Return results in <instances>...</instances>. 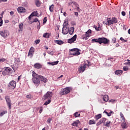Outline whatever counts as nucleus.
I'll list each match as a JSON object with an SVG mask.
<instances>
[{"mask_svg": "<svg viewBox=\"0 0 130 130\" xmlns=\"http://www.w3.org/2000/svg\"><path fill=\"white\" fill-rule=\"evenodd\" d=\"M91 42H95L96 43H99V44H109V43H110V41L109 40V39L105 37L99 38L98 39H92Z\"/></svg>", "mask_w": 130, "mask_h": 130, "instance_id": "obj_1", "label": "nucleus"}, {"mask_svg": "<svg viewBox=\"0 0 130 130\" xmlns=\"http://www.w3.org/2000/svg\"><path fill=\"white\" fill-rule=\"evenodd\" d=\"M32 81L35 86L38 87L39 85H40V80L39 79V75L37 74L35 72H32Z\"/></svg>", "mask_w": 130, "mask_h": 130, "instance_id": "obj_2", "label": "nucleus"}, {"mask_svg": "<svg viewBox=\"0 0 130 130\" xmlns=\"http://www.w3.org/2000/svg\"><path fill=\"white\" fill-rule=\"evenodd\" d=\"M5 99L9 109H12V100H11V97L9 95H6L5 97Z\"/></svg>", "mask_w": 130, "mask_h": 130, "instance_id": "obj_3", "label": "nucleus"}, {"mask_svg": "<svg viewBox=\"0 0 130 130\" xmlns=\"http://www.w3.org/2000/svg\"><path fill=\"white\" fill-rule=\"evenodd\" d=\"M52 92L47 91L46 93L43 96V100H50L52 98Z\"/></svg>", "mask_w": 130, "mask_h": 130, "instance_id": "obj_4", "label": "nucleus"}, {"mask_svg": "<svg viewBox=\"0 0 130 130\" xmlns=\"http://www.w3.org/2000/svg\"><path fill=\"white\" fill-rule=\"evenodd\" d=\"M0 35L3 38H7V37L9 35V31L8 30H0Z\"/></svg>", "mask_w": 130, "mask_h": 130, "instance_id": "obj_5", "label": "nucleus"}, {"mask_svg": "<svg viewBox=\"0 0 130 130\" xmlns=\"http://www.w3.org/2000/svg\"><path fill=\"white\" fill-rule=\"evenodd\" d=\"M70 89H71V87H66L62 90V91L60 93V95H67V94H69V93L71 92Z\"/></svg>", "mask_w": 130, "mask_h": 130, "instance_id": "obj_6", "label": "nucleus"}, {"mask_svg": "<svg viewBox=\"0 0 130 130\" xmlns=\"http://www.w3.org/2000/svg\"><path fill=\"white\" fill-rule=\"evenodd\" d=\"M4 73H6V75H11L13 73V69L10 67H6Z\"/></svg>", "mask_w": 130, "mask_h": 130, "instance_id": "obj_7", "label": "nucleus"}, {"mask_svg": "<svg viewBox=\"0 0 130 130\" xmlns=\"http://www.w3.org/2000/svg\"><path fill=\"white\" fill-rule=\"evenodd\" d=\"M86 70V64H83V66H79L78 71L79 73H84Z\"/></svg>", "mask_w": 130, "mask_h": 130, "instance_id": "obj_8", "label": "nucleus"}, {"mask_svg": "<svg viewBox=\"0 0 130 130\" xmlns=\"http://www.w3.org/2000/svg\"><path fill=\"white\" fill-rule=\"evenodd\" d=\"M77 35H75L73 37H72L71 39H68V43L72 44V43H74L76 40H77Z\"/></svg>", "mask_w": 130, "mask_h": 130, "instance_id": "obj_9", "label": "nucleus"}, {"mask_svg": "<svg viewBox=\"0 0 130 130\" xmlns=\"http://www.w3.org/2000/svg\"><path fill=\"white\" fill-rule=\"evenodd\" d=\"M39 78L40 80H41V82H43V83H47L48 81L47 78L44 77L43 76L39 75Z\"/></svg>", "mask_w": 130, "mask_h": 130, "instance_id": "obj_10", "label": "nucleus"}, {"mask_svg": "<svg viewBox=\"0 0 130 130\" xmlns=\"http://www.w3.org/2000/svg\"><path fill=\"white\" fill-rule=\"evenodd\" d=\"M74 32H75V27L74 26L68 27V33L70 35H73L74 34Z\"/></svg>", "mask_w": 130, "mask_h": 130, "instance_id": "obj_11", "label": "nucleus"}, {"mask_svg": "<svg viewBox=\"0 0 130 130\" xmlns=\"http://www.w3.org/2000/svg\"><path fill=\"white\" fill-rule=\"evenodd\" d=\"M62 33L63 35H67L68 33H69V27H67L66 29H64V25L62 28Z\"/></svg>", "mask_w": 130, "mask_h": 130, "instance_id": "obj_12", "label": "nucleus"}, {"mask_svg": "<svg viewBox=\"0 0 130 130\" xmlns=\"http://www.w3.org/2000/svg\"><path fill=\"white\" fill-rule=\"evenodd\" d=\"M25 9L22 7H19L17 9V12L19 13V14H21L22 13H25Z\"/></svg>", "mask_w": 130, "mask_h": 130, "instance_id": "obj_13", "label": "nucleus"}, {"mask_svg": "<svg viewBox=\"0 0 130 130\" xmlns=\"http://www.w3.org/2000/svg\"><path fill=\"white\" fill-rule=\"evenodd\" d=\"M9 85H10L11 87H12V89H15L16 88V85H17V82L14 80H12L10 82Z\"/></svg>", "mask_w": 130, "mask_h": 130, "instance_id": "obj_14", "label": "nucleus"}, {"mask_svg": "<svg viewBox=\"0 0 130 130\" xmlns=\"http://www.w3.org/2000/svg\"><path fill=\"white\" fill-rule=\"evenodd\" d=\"M14 62L16 64H18V66H20V64L21 63H22V61H21V60H20V58H18V57H16V58H14Z\"/></svg>", "mask_w": 130, "mask_h": 130, "instance_id": "obj_15", "label": "nucleus"}, {"mask_svg": "<svg viewBox=\"0 0 130 130\" xmlns=\"http://www.w3.org/2000/svg\"><path fill=\"white\" fill-rule=\"evenodd\" d=\"M106 23H105V24L107 26H110V25H112V22L111 21V18H108L106 20Z\"/></svg>", "mask_w": 130, "mask_h": 130, "instance_id": "obj_16", "label": "nucleus"}, {"mask_svg": "<svg viewBox=\"0 0 130 130\" xmlns=\"http://www.w3.org/2000/svg\"><path fill=\"white\" fill-rule=\"evenodd\" d=\"M33 53H34V47H31L28 53V56H33Z\"/></svg>", "mask_w": 130, "mask_h": 130, "instance_id": "obj_17", "label": "nucleus"}, {"mask_svg": "<svg viewBox=\"0 0 130 130\" xmlns=\"http://www.w3.org/2000/svg\"><path fill=\"white\" fill-rule=\"evenodd\" d=\"M24 29V24L22 23H20L19 25V32L21 33Z\"/></svg>", "mask_w": 130, "mask_h": 130, "instance_id": "obj_18", "label": "nucleus"}, {"mask_svg": "<svg viewBox=\"0 0 130 130\" xmlns=\"http://www.w3.org/2000/svg\"><path fill=\"white\" fill-rule=\"evenodd\" d=\"M34 68L37 69V70H39L42 68V65L40 63H36L34 64Z\"/></svg>", "mask_w": 130, "mask_h": 130, "instance_id": "obj_19", "label": "nucleus"}, {"mask_svg": "<svg viewBox=\"0 0 130 130\" xmlns=\"http://www.w3.org/2000/svg\"><path fill=\"white\" fill-rule=\"evenodd\" d=\"M54 42L56 43V44H58V45H62L64 42L62 41V40H54Z\"/></svg>", "mask_w": 130, "mask_h": 130, "instance_id": "obj_20", "label": "nucleus"}, {"mask_svg": "<svg viewBox=\"0 0 130 130\" xmlns=\"http://www.w3.org/2000/svg\"><path fill=\"white\" fill-rule=\"evenodd\" d=\"M80 51H81V50H78V51H77L75 52H73L72 54L70 53V55H74V56L77 55V56H78V55H80V54H81V52H80Z\"/></svg>", "mask_w": 130, "mask_h": 130, "instance_id": "obj_21", "label": "nucleus"}, {"mask_svg": "<svg viewBox=\"0 0 130 130\" xmlns=\"http://www.w3.org/2000/svg\"><path fill=\"white\" fill-rule=\"evenodd\" d=\"M12 69H13L14 72H16L17 70H18V68H19V65L15 64L11 66Z\"/></svg>", "mask_w": 130, "mask_h": 130, "instance_id": "obj_22", "label": "nucleus"}, {"mask_svg": "<svg viewBox=\"0 0 130 130\" xmlns=\"http://www.w3.org/2000/svg\"><path fill=\"white\" fill-rule=\"evenodd\" d=\"M122 70H118L115 71V75H119V76H121L122 75Z\"/></svg>", "mask_w": 130, "mask_h": 130, "instance_id": "obj_23", "label": "nucleus"}, {"mask_svg": "<svg viewBox=\"0 0 130 130\" xmlns=\"http://www.w3.org/2000/svg\"><path fill=\"white\" fill-rule=\"evenodd\" d=\"M80 123V121L79 120L75 121L72 124L73 126H78V125Z\"/></svg>", "mask_w": 130, "mask_h": 130, "instance_id": "obj_24", "label": "nucleus"}, {"mask_svg": "<svg viewBox=\"0 0 130 130\" xmlns=\"http://www.w3.org/2000/svg\"><path fill=\"white\" fill-rule=\"evenodd\" d=\"M111 21L112 25H113V24H116V23H117V19L116 17H112L111 19Z\"/></svg>", "mask_w": 130, "mask_h": 130, "instance_id": "obj_25", "label": "nucleus"}, {"mask_svg": "<svg viewBox=\"0 0 130 130\" xmlns=\"http://www.w3.org/2000/svg\"><path fill=\"white\" fill-rule=\"evenodd\" d=\"M101 117H102V115L101 114H99L98 115H95L94 116V119H95V120H98V119H100Z\"/></svg>", "mask_w": 130, "mask_h": 130, "instance_id": "obj_26", "label": "nucleus"}, {"mask_svg": "<svg viewBox=\"0 0 130 130\" xmlns=\"http://www.w3.org/2000/svg\"><path fill=\"white\" fill-rule=\"evenodd\" d=\"M121 127L123 129L127 128V125L126 124V122H123L121 124Z\"/></svg>", "mask_w": 130, "mask_h": 130, "instance_id": "obj_27", "label": "nucleus"}, {"mask_svg": "<svg viewBox=\"0 0 130 130\" xmlns=\"http://www.w3.org/2000/svg\"><path fill=\"white\" fill-rule=\"evenodd\" d=\"M103 99L105 102H107L108 100H109V98L107 95L106 94L104 95Z\"/></svg>", "mask_w": 130, "mask_h": 130, "instance_id": "obj_28", "label": "nucleus"}, {"mask_svg": "<svg viewBox=\"0 0 130 130\" xmlns=\"http://www.w3.org/2000/svg\"><path fill=\"white\" fill-rule=\"evenodd\" d=\"M82 39H84V40H87L90 37V36L89 35H86V34L85 35H83Z\"/></svg>", "mask_w": 130, "mask_h": 130, "instance_id": "obj_29", "label": "nucleus"}, {"mask_svg": "<svg viewBox=\"0 0 130 130\" xmlns=\"http://www.w3.org/2000/svg\"><path fill=\"white\" fill-rule=\"evenodd\" d=\"M93 27V28H94V29H95L96 31H100V30H101V28L100 27V24H99L98 27H97V26H96L95 25H94Z\"/></svg>", "mask_w": 130, "mask_h": 130, "instance_id": "obj_30", "label": "nucleus"}, {"mask_svg": "<svg viewBox=\"0 0 130 130\" xmlns=\"http://www.w3.org/2000/svg\"><path fill=\"white\" fill-rule=\"evenodd\" d=\"M50 35H49V33L48 32H45L43 34V37H44V38H49Z\"/></svg>", "mask_w": 130, "mask_h": 130, "instance_id": "obj_31", "label": "nucleus"}, {"mask_svg": "<svg viewBox=\"0 0 130 130\" xmlns=\"http://www.w3.org/2000/svg\"><path fill=\"white\" fill-rule=\"evenodd\" d=\"M36 6H37V7H38V8H39V7H40V6H41V2L40 1H39V0H37L36 1Z\"/></svg>", "mask_w": 130, "mask_h": 130, "instance_id": "obj_32", "label": "nucleus"}, {"mask_svg": "<svg viewBox=\"0 0 130 130\" xmlns=\"http://www.w3.org/2000/svg\"><path fill=\"white\" fill-rule=\"evenodd\" d=\"M31 16H32V17H38V12H37V11H34L33 12H32L31 13Z\"/></svg>", "mask_w": 130, "mask_h": 130, "instance_id": "obj_33", "label": "nucleus"}, {"mask_svg": "<svg viewBox=\"0 0 130 130\" xmlns=\"http://www.w3.org/2000/svg\"><path fill=\"white\" fill-rule=\"evenodd\" d=\"M95 123L96 122H95L94 120H89L88 121V124H89L90 125L92 124H95Z\"/></svg>", "mask_w": 130, "mask_h": 130, "instance_id": "obj_34", "label": "nucleus"}, {"mask_svg": "<svg viewBox=\"0 0 130 130\" xmlns=\"http://www.w3.org/2000/svg\"><path fill=\"white\" fill-rule=\"evenodd\" d=\"M49 9L50 12H53L54 9V5L52 4L51 6L49 7Z\"/></svg>", "mask_w": 130, "mask_h": 130, "instance_id": "obj_35", "label": "nucleus"}, {"mask_svg": "<svg viewBox=\"0 0 130 130\" xmlns=\"http://www.w3.org/2000/svg\"><path fill=\"white\" fill-rule=\"evenodd\" d=\"M73 115L75 116V117L77 118V117H80V116H81V114H79V113H78V112H76Z\"/></svg>", "mask_w": 130, "mask_h": 130, "instance_id": "obj_36", "label": "nucleus"}, {"mask_svg": "<svg viewBox=\"0 0 130 130\" xmlns=\"http://www.w3.org/2000/svg\"><path fill=\"white\" fill-rule=\"evenodd\" d=\"M8 111H3V112H0V117L2 116H4V114H6V113H7Z\"/></svg>", "mask_w": 130, "mask_h": 130, "instance_id": "obj_37", "label": "nucleus"}, {"mask_svg": "<svg viewBox=\"0 0 130 130\" xmlns=\"http://www.w3.org/2000/svg\"><path fill=\"white\" fill-rule=\"evenodd\" d=\"M79 50H81L78 48H73V49H70V51H74V52H76L77 51H78Z\"/></svg>", "mask_w": 130, "mask_h": 130, "instance_id": "obj_38", "label": "nucleus"}, {"mask_svg": "<svg viewBox=\"0 0 130 130\" xmlns=\"http://www.w3.org/2000/svg\"><path fill=\"white\" fill-rule=\"evenodd\" d=\"M110 123H111V121H107L106 122L105 126H107V127H109V126H110Z\"/></svg>", "mask_w": 130, "mask_h": 130, "instance_id": "obj_39", "label": "nucleus"}, {"mask_svg": "<svg viewBox=\"0 0 130 130\" xmlns=\"http://www.w3.org/2000/svg\"><path fill=\"white\" fill-rule=\"evenodd\" d=\"M26 98H27V99H32V98H33V96H32L31 94H27V95H26Z\"/></svg>", "mask_w": 130, "mask_h": 130, "instance_id": "obj_40", "label": "nucleus"}, {"mask_svg": "<svg viewBox=\"0 0 130 130\" xmlns=\"http://www.w3.org/2000/svg\"><path fill=\"white\" fill-rule=\"evenodd\" d=\"M37 22H38L39 23H40V21L37 18H35V19L32 21V23H36Z\"/></svg>", "mask_w": 130, "mask_h": 130, "instance_id": "obj_41", "label": "nucleus"}, {"mask_svg": "<svg viewBox=\"0 0 130 130\" xmlns=\"http://www.w3.org/2000/svg\"><path fill=\"white\" fill-rule=\"evenodd\" d=\"M50 102H51V100H48V101H46L44 103V105H48V104H49V103H50Z\"/></svg>", "mask_w": 130, "mask_h": 130, "instance_id": "obj_42", "label": "nucleus"}, {"mask_svg": "<svg viewBox=\"0 0 130 130\" xmlns=\"http://www.w3.org/2000/svg\"><path fill=\"white\" fill-rule=\"evenodd\" d=\"M101 123H103L102 122V119H101L99 120V121L98 123H96V126H99V125H100V124H101Z\"/></svg>", "mask_w": 130, "mask_h": 130, "instance_id": "obj_43", "label": "nucleus"}, {"mask_svg": "<svg viewBox=\"0 0 130 130\" xmlns=\"http://www.w3.org/2000/svg\"><path fill=\"white\" fill-rule=\"evenodd\" d=\"M52 120V118H48V119L47 120V121L48 124H50V123H51Z\"/></svg>", "mask_w": 130, "mask_h": 130, "instance_id": "obj_44", "label": "nucleus"}, {"mask_svg": "<svg viewBox=\"0 0 130 130\" xmlns=\"http://www.w3.org/2000/svg\"><path fill=\"white\" fill-rule=\"evenodd\" d=\"M47 53L50 54V55H53V54H54V52L53 51H48Z\"/></svg>", "mask_w": 130, "mask_h": 130, "instance_id": "obj_45", "label": "nucleus"}, {"mask_svg": "<svg viewBox=\"0 0 130 130\" xmlns=\"http://www.w3.org/2000/svg\"><path fill=\"white\" fill-rule=\"evenodd\" d=\"M39 113H42V111H43V107L42 106H40L39 107Z\"/></svg>", "mask_w": 130, "mask_h": 130, "instance_id": "obj_46", "label": "nucleus"}, {"mask_svg": "<svg viewBox=\"0 0 130 130\" xmlns=\"http://www.w3.org/2000/svg\"><path fill=\"white\" fill-rule=\"evenodd\" d=\"M92 32V30L91 29H88L86 32L85 34L86 35H89V34H91Z\"/></svg>", "mask_w": 130, "mask_h": 130, "instance_id": "obj_47", "label": "nucleus"}, {"mask_svg": "<svg viewBox=\"0 0 130 130\" xmlns=\"http://www.w3.org/2000/svg\"><path fill=\"white\" fill-rule=\"evenodd\" d=\"M123 70L125 72H126V71H128V67H127L126 66H124V67H123Z\"/></svg>", "mask_w": 130, "mask_h": 130, "instance_id": "obj_48", "label": "nucleus"}, {"mask_svg": "<svg viewBox=\"0 0 130 130\" xmlns=\"http://www.w3.org/2000/svg\"><path fill=\"white\" fill-rule=\"evenodd\" d=\"M22 6H23V7H25L26 8H27V7H28V3L27 2H24L22 4Z\"/></svg>", "mask_w": 130, "mask_h": 130, "instance_id": "obj_49", "label": "nucleus"}, {"mask_svg": "<svg viewBox=\"0 0 130 130\" xmlns=\"http://www.w3.org/2000/svg\"><path fill=\"white\" fill-rule=\"evenodd\" d=\"M107 119H106V118H102V121L103 122V123H105V122L106 121Z\"/></svg>", "mask_w": 130, "mask_h": 130, "instance_id": "obj_50", "label": "nucleus"}, {"mask_svg": "<svg viewBox=\"0 0 130 130\" xmlns=\"http://www.w3.org/2000/svg\"><path fill=\"white\" fill-rule=\"evenodd\" d=\"M35 43L37 45V44H39V43H40V40H37L35 41Z\"/></svg>", "mask_w": 130, "mask_h": 130, "instance_id": "obj_51", "label": "nucleus"}, {"mask_svg": "<svg viewBox=\"0 0 130 130\" xmlns=\"http://www.w3.org/2000/svg\"><path fill=\"white\" fill-rule=\"evenodd\" d=\"M47 22V18L46 17H45L43 19V23L44 24H45Z\"/></svg>", "mask_w": 130, "mask_h": 130, "instance_id": "obj_52", "label": "nucleus"}, {"mask_svg": "<svg viewBox=\"0 0 130 130\" xmlns=\"http://www.w3.org/2000/svg\"><path fill=\"white\" fill-rule=\"evenodd\" d=\"M72 4H73V5H74V6H75V7H76L77 6H78L79 4H78V3L76 2H72L71 3V5Z\"/></svg>", "mask_w": 130, "mask_h": 130, "instance_id": "obj_53", "label": "nucleus"}, {"mask_svg": "<svg viewBox=\"0 0 130 130\" xmlns=\"http://www.w3.org/2000/svg\"><path fill=\"white\" fill-rule=\"evenodd\" d=\"M112 42H113V43H115L116 42V38H113L112 39Z\"/></svg>", "mask_w": 130, "mask_h": 130, "instance_id": "obj_54", "label": "nucleus"}, {"mask_svg": "<svg viewBox=\"0 0 130 130\" xmlns=\"http://www.w3.org/2000/svg\"><path fill=\"white\" fill-rule=\"evenodd\" d=\"M76 7V10H77V11H78V12H80V7L79 6V4L78 5V6H75Z\"/></svg>", "mask_w": 130, "mask_h": 130, "instance_id": "obj_55", "label": "nucleus"}, {"mask_svg": "<svg viewBox=\"0 0 130 130\" xmlns=\"http://www.w3.org/2000/svg\"><path fill=\"white\" fill-rule=\"evenodd\" d=\"M63 25H64V28H65L66 26H69V23H66V21H64L63 24Z\"/></svg>", "mask_w": 130, "mask_h": 130, "instance_id": "obj_56", "label": "nucleus"}, {"mask_svg": "<svg viewBox=\"0 0 130 130\" xmlns=\"http://www.w3.org/2000/svg\"><path fill=\"white\" fill-rule=\"evenodd\" d=\"M48 64H50V66H54L53 62H48Z\"/></svg>", "mask_w": 130, "mask_h": 130, "instance_id": "obj_57", "label": "nucleus"}, {"mask_svg": "<svg viewBox=\"0 0 130 130\" xmlns=\"http://www.w3.org/2000/svg\"><path fill=\"white\" fill-rule=\"evenodd\" d=\"M53 62V63H54V66H55V65L58 64L59 61H55Z\"/></svg>", "mask_w": 130, "mask_h": 130, "instance_id": "obj_58", "label": "nucleus"}, {"mask_svg": "<svg viewBox=\"0 0 130 130\" xmlns=\"http://www.w3.org/2000/svg\"><path fill=\"white\" fill-rule=\"evenodd\" d=\"M109 102H111L112 103H114L115 102V100H111L109 101Z\"/></svg>", "mask_w": 130, "mask_h": 130, "instance_id": "obj_59", "label": "nucleus"}, {"mask_svg": "<svg viewBox=\"0 0 130 130\" xmlns=\"http://www.w3.org/2000/svg\"><path fill=\"white\" fill-rule=\"evenodd\" d=\"M125 12H124V11H122V12H121V15H122V16H125Z\"/></svg>", "mask_w": 130, "mask_h": 130, "instance_id": "obj_60", "label": "nucleus"}, {"mask_svg": "<svg viewBox=\"0 0 130 130\" xmlns=\"http://www.w3.org/2000/svg\"><path fill=\"white\" fill-rule=\"evenodd\" d=\"M37 28L39 30L40 29V22L39 23V25L37 26Z\"/></svg>", "mask_w": 130, "mask_h": 130, "instance_id": "obj_61", "label": "nucleus"}, {"mask_svg": "<svg viewBox=\"0 0 130 130\" xmlns=\"http://www.w3.org/2000/svg\"><path fill=\"white\" fill-rule=\"evenodd\" d=\"M10 14L11 16H13L14 14H15V13L14 12V11H12L10 12Z\"/></svg>", "mask_w": 130, "mask_h": 130, "instance_id": "obj_62", "label": "nucleus"}, {"mask_svg": "<svg viewBox=\"0 0 130 130\" xmlns=\"http://www.w3.org/2000/svg\"><path fill=\"white\" fill-rule=\"evenodd\" d=\"M6 60H7V59H6V58L1 59V61H2V62H4V61H6Z\"/></svg>", "mask_w": 130, "mask_h": 130, "instance_id": "obj_63", "label": "nucleus"}, {"mask_svg": "<svg viewBox=\"0 0 130 130\" xmlns=\"http://www.w3.org/2000/svg\"><path fill=\"white\" fill-rule=\"evenodd\" d=\"M125 64H127V66H130V61L129 62H126Z\"/></svg>", "mask_w": 130, "mask_h": 130, "instance_id": "obj_64", "label": "nucleus"}]
</instances>
